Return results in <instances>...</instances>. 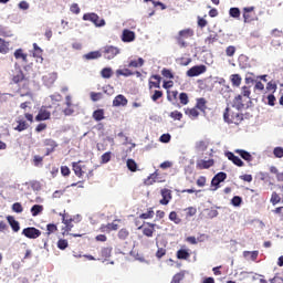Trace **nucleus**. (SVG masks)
I'll return each mask as SVG.
<instances>
[{
    "instance_id": "32",
    "label": "nucleus",
    "mask_w": 283,
    "mask_h": 283,
    "mask_svg": "<svg viewBox=\"0 0 283 283\" xmlns=\"http://www.w3.org/2000/svg\"><path fill=\"white\" fill-rule=\"evenodd\" d=\"M190 258H191V254L189 253V250L180 249L177 251L178 260H189Z\"/></svg>"
},
{
    "instance_id": "36",
    "label": "nucleus",
    "mask_w": 283,
    "mask_h": 283,
    "mask_svg": "<svg viewBox=\"0 0 283 283\" xmlns=\"http://www.w3.org/2000/svg\"><path fill=\"white\" fill-rule=\"evenodd\" d=\"M40 213H43V206L42 205H34L31 208V216H33V218H36V216H40Z\"/></svg>"
},
{
    "instance_id": "38",
    "label": "nucleus",
    "mask_w": 283,
    "mask_h": 283,
    "mask_svg": "<svg viewBox=\"0 0 283 283\" xmlns=\"http://www.w3.org/2000/svg\"><path fill=\"white\" fill-rule=\"evenodd\" d=\"M231 83L234 87H240V85L242 84V77L240 76V74H232Z\"/></svg>"
},
{
    "instance_id": "37",
    "label": "nucleus",
    "mask_w": 283,
    "mask_h": 283,
    "mask_svg": "<svg viewBox=\"0 0 283 283\" xmlns=\"http://www.w3.org/2000/svg\"><path fill=\"white\" fill-rule=\"evenodd\" d=\"M101 76L102 78H112V76H114V71L112 70V67H104L101 71Z\"/></svg>"
},
{
    "instance_id": "12",
    "label": "nucleus",
    "mask_w": 283,
    "mask_h": 283,
    "mask_svg": "<svg viewBox=\"0 0 283 283\" xmlns=\"http://www.w3.org/2000/svg\"><path fill=\"white\" fill-rule=\"evenodd\" d=\"M43 145L46 147L45 156H50L59 147V144L52 138L44 139Z\"/></svg>"
},
{
    "instance_id": "42",
    "label": "nucleus",
    "mask_w": 283,
    "mask_h": 283,
    "mask_svg": "<svg viewBox=\"0 0 283 283\" xmlns=\"http://www.w3.org/2000/svg\"><path fill=\"white\" fill-rule=\"evenodd\" d=\"M112 160V151H106L101 156V165H107Z\"/></svg>"
},
{
    "instance_id": "35",
    "label": "nucleus",
    "mask_w": 283,
    "mask_h": 283,
    "mask_svg": "<svg viewBox=\"0 0 283 283\" xmlns=\"http://www.w3.org/2000/svg\"><path fill=\"white\" fill-rule=\"evenodd\" d=\"M145 65V60L143 57H138L137 60H132L128 63V67H143Z\"/></svg>"
},
{
    "instance_id": "61",
    "label": "nucleus",
    "mask_w": 283,
    "mask_h": 283,
    "mask_svg": "<svg viewBox=\"0 0 283 283\" xmlns=\"http://www.w3.org/2000/svg\"><path fill=\"white\" fill-rule=\"evenodd\" d=\"M163 98V91H155L154 94L151 95V101L156 103V101Z\"/></svg>"
},
{
    "instance_id": "2",
    "label": "nucleus",
    "mask_w": 283,
    "mask_h": 283,
    "mask_svg": "<svg viewBox=\"0 0 283 283\" xmlns=\"http://www.w3.org/2000/svg\"><path fill=\"white\" fill-rule=\"evenodd\" d=\"M196 34V32L193 31V29H184L181 31L178 32V34L176 35V41L178 43V45H180V48H187V40L188 39H192V36Z\"/></svg>"
},
{
    "instance_id": "16",
    "label": "nucleus",
    "mask_w": 283,
    "mask_h": 283,
    "mask_svg": "<svg viewBox=\"0 0 283 283\" xmlns=\"http://www.w3.org/2000/svg\"><path fill=\"white\" fill-rule=\"evenodd\" d=\"M136 40V33L134 31H130L128 29H125L122 34V41L124 43H132V41Z\"/></svg>"
},
{
    "instance_id": "20",
    "label": "nucleus",
    "mask_w": 283,
    "mask_h": 283,
    "mask_svg": "<svg viewBox=\"0 0 283 283\" xmlns=\"http://www.w3.org/2000/svg\"><path fill=\"white\" fill-rule=\"evenodd\" d=\"M234 154H238L247 163H253V155L244 149H234Z\"/></svg>"
},
{
    "instance_id": "15",
    "label": "nucleus",
    "mask_w": 283,
    "mask_h": 283,
    "mask_svg": "<svg viewBox=\"0 0 283 283\" xmlns=\"http://www.w3.org/2000/svg\"><path fill=\"white\" fill-rule=\"evenodd\" d=\"M226 158L233 163L237 167H244V161L240 157L235 156L232 151H226Z\"/></svg>"
},
{
    "instance_id": "52",
    "label": "nucleus",
    "mask_w": 283,
    "mask_h": 283,
    "mask_svg": "<svg viewBox=\"0 0 283 283\" xmlns=\"http://www.w3.org/2000/svg\"><path fill=\"white\" fill-rule=\"evenodd\" d=\"M179 101L181 105H189V95L187 93H180Z\"/></svg>"
},
{
    "instance_id": "22",
    "label": "nucleus",
    "mask_w": 283,
    "mask_h": 283,
    "mask_svg": "<svg viewBox=\"0 0 283 283\" xmlns=\"http://www.w3.org/2000/svg\"><path fill=\"white\" fill-rule=\"evenodd\" d=\"M214 161L213 159H201L199 161H197V169H210V167H213Z\"/></svg>"
},
{
    "instance_id": "18",
    "label": "nucleus",
    "mask_w": 283,
    "mask_h": 283,
    "mask_svg": "<svg viewBox=\"0 0 283 283\" xmlns=\"http://www.w3.org/2000/svg\"><path fill=\"white\" fill-rule=\"evenodd\" d=\"M15 123H18L17 127L13 128L15 132H25V129H28V127H30V124H28V122H25L23 116H19L17 118Z\"/></svg>"
},
{
    "instance_id": "56",
    "label": "nucleus",
    "mask_w": 283,
    "mask_h": 283,
    "mask_svg": "<svg viewBox=\"0 0 283 283\" xmlns=\"http://www.w3.org/2000/svg\"><path fill=\"white\" fill-rule=\"evenodd\" d=\"M241 96H244L245 98H251V88L249 86H243L241 88Z\"/></svg>"
},
{
    "instance_id": "19",
    "label": "nucleus",
    "mask_w": 283,
    "mask_h": 283,
    "mask_svg": "<svg viewBox=\"0 0 283 283\" xmlns=\"http://www.w3.org/2000/svg\"><path fill=\"white\" fill-rule=\"evenodd\" d=\"M127 97L125 95L119 94L113 99V107H125L127 106Z\"/></svg>"
},
{
    "instance_id": "31",
    "label": "nucleus",
    "mask_w": 283,
    "mask_h": 283,
    "mask_svg": "<svg viewBox=\"0 0 283 283\" xmlns=\"http://www.w3.org/2000/svg\"><path fill=\"white\" fill-rule=\"evenodd\" d=\"M101 56H103V53H101V51H92L85 54L84 59H86V61H94L96 59H101Z\"/></svg>"
},
{
    "instance_id": "6",
    "label": "nucleus",
    "mask_w": 283,
    "mask_h": 283,
    "mask_svg": "<svg viewBox=\"0 0 283 283\" xmlns=\"http://www.w3.org/2000/svg\"><path fill=\"white\" fill-rule=\"evenodd\" d=\"M50 107L51 106H42L40 109H39V113L38 115L35 116V120L36 123H41L43 120H50L51 116H52V113L50 112Z\"/></svg>"
},
{
    "instance_id": "34",
    "label": "nucleus",
    "mask_w": 283,
    "mask_h": 283,
    "mask_svg": "<svg viewBox=\"0 0 283 283\" xmlns=\"http://www.w3.org/2000/svg\"><path fill=\"white\" fill-rule=\"evenodd\" d=\"M93 118L94 120H96L97 123L101 122V120H104L105 119V111L99 108V109H96L94 113H93Z\"/></svg>"
},
{
    "instance_id": "49",
    "label": "nucleus",
    "mask_w": 283,
    "mask_h": 283,
    "mask_svg": "<svg viewBox=\"0 0 283 283\" xmlns=\"http://www.w3.org/2000/svg\"><path fill=\"white\" fill-rule=\"evenodd\" d=\"M140 220H149L154 218V209L150 208L147 212H144L139 216Z\"/></svg>"
},
{
    "instance_id": "8",
    "label": "nucleus",
    "mask_w": 283,
    "mask_h": 283,
    "mask_svg": "<svg viewBox=\"0 0 283 283\" xmlns=\"http://www.w3.org/2000/svg\"><path fill=\"white\" fill-rule=\"evenodd\" d=\"M12 83H14L15 85H21V83H23V85H30V80L25 77L23 71L18 70L12 76Z\"/></svg>"
},
{
    "instance_id": "40",
    "label": "nucleus",
    "mask_w": 283,
    "mask_h": 283,
    "mask_svg": "<svg viewBox=\"0 0 283 283\" xmlns=\"http://www.w3.org/2000/svg\"><path fill=\"white\" fill-rule=\"evenodd\" d=\"M250 255V260H252V262H255V260H258V255H260L259 251H244L243 252V256L244 258H249Z\"/></svg>"
},
{
    "instance_id": "24",
    "label": "nucleus",
    "mask_w": 283,
    "mask_h": 283,
    "mask_svg": "<svg viewBox=\"0 0 283 283\" xmlns=\"http://www.w3.org/2000/svg\"><path fill=\"white\" fill-rule=\"evenodd\" d=\"M7 220L12 229V231H14V233H19V231H21V226L19 224V221H17L14 219V217L9 216L7 217Z\"/></svg>"
},
{
    "instance_id": "51",
    "label": "nucleus",
    "mask_w": 283,
    "mask_h": 283,
    "mask_svg": "<svg viewBox=\"0 0 283 283\" xmlns=\"http://www.w3.org/2000/svg\"><path fill=\"white\" fill-rule=\"evenodd\" d=\"M67 247H70V243H67V240L60 239L57 241V249H60L61 251H65V249H67Z\"/></svg>"
},
{
    "instance_id": "57",
    "label": "nucleus",
    "mask_w": 283,
    "mask_h": 283,
    "mask_svg": "<svg viewBox=\"0 0 283 283\" xmlns=\"http://www.w3.org/2000/svg\"><path fill=\"white\" fill-rule=\"evenodd\" d=\"M196 213H198V210L193 207H189L186 209L187 218H193V216H196Z\"/></svg>"
},
{
    "instance_id": "11",
    "label": "nucleus",
    "mask_w": 283,
    "mask_h": 283,
    "mask_svg": "<svg viewBox=\"0 0 283 283\" xmlns=\"http://www.w3.org/2000/svg\"><path fill=\"white\" fill-rule=\"evenodd\" d=\"M81 160L78 161H73L72 165V170L74 171L75 176L77 178H83L85 176V166H81Z\"/></svg>"
},
{
    "instance_id": "39",
    "label": "nucleus",
    "mask_w": 283,
    "mask_h": 283,
    "mask_svg": "<svg viewBox=\"0 0 283 283\" xmlns=\"http://www.w3.org/2000/svg\"><path fill=\"white\" fill-rule=\"evenodd\" d=\"M126 166L129 169V171H133V172L138 171V164H136V160L134 159H127Z\"/></svg>"
},
{
    "instance_id": "29",
    "label": "nucleus",
    "mask_w": 283,
    "mask_h": 283,
    "mask_svg": "<svg viewBox=\"0 0 283 283\" xmlns=\"http://www.w3.org/2000/svg\"><path fill=\"white\" fill-rule=\"evenodd\" d=\"M62 222L65 224L63 228V235H65V233H70V231H72L74 224H72V219H66L65 216H63Z\"/></svg>"
},
{
    "instance_id": "23",
    "label": "nucleus",
    "mask_w": 283,
    "mask_h": 283,
    "mask_svg": "<svg viewBox=\"0 0 283 283\" xmlns=\"http://www.w3.org/2000/svg\"><path fill=\"white\" fill-rule=\"evenodd\" d=\"M14 59L17 61H22V63H28V53L23 52V49H18L13 53Z\"/></svg>"
},
{
    "instance_id": "41",
    "label": "nucleus",
    "mask_w": 283,
    "mask_h": 283,
    "mask_svg": "<svg viewBox=\"0 0 283 283\" xmlns=\"http://www.w3.org/2000/svg\"><path fill=\"white\" fill-rule=\"evenodd\" d=\"M117 238L119 240H127L129 238V230L126 228L120 229L117 233Z\"/></svg>"
},
{
    "instance_id": "46",
    "label": "nucleus",
    "mask_w": 283,
    "mask_h": 283,
    "mask_svg": "<svg viewBox=\"0 0 283 283\" xmlns=\"http://www.w3.org/2000/svg\"><path fill=\"white\" fill-rule=\"evenodd\" d=\"M282 198L280 197V195L277 192H272L271 195V199H270V202L275 206V205H280Z\"/></svg>"
},
{
    "instance_id": "9",
    "label": "nucleus",
    "mask_w": 283,
    "mask_h": 283,
    "mask_svg": "<svg viewBox=\"0 0 283 283\" xmlns=\"http://www.w3.org/2000/svg\"><path fill=\"white\" fill-rule=\"evenodd\" d=\"M207 72V66L205 64L195 65L187 71V76L193 78V76H200V74H205Z\"/></svg>"
},
{
    "instance_id": "13",
    "label": "nucleus",
    "mask_w": 283,
    "mask_h": 283,
    "mask_svg": "<svg viewBox=\"0 0 283 283\" xmlns=\"http://www.w3.org/2000/svg\"><path fill=\"white\" fill-rule=\"evenodd\" d=\"M227 180V172H218L211 180L212 187H216L214 189L220 188V182H224Z\"/></svg>"
},
{
    "instance_id": "48",
    "label": "nucleus",
    "mask_w": 283,
    "mask_h": 283,
    "mask_svg": "<svg viewBox=\"0 0 283 283\" xmlns=\"http://www.w3.org/2000/svg\"><path fill=\"white\" fill-rule=\"evenodd\" d=\"M169 220L171 222H175V224H180V222H182V220L180 218H178V213L176 211H171L169 213Z\"/></svg>"
},
{
    "instance_id": "26",
    "label": "nucleus",
    "mask_w": 283,
    "mask_h": 283,
    "mask_svg": "<svg viewBox=\"0 0 283 283\" xmlns=\"http://www.w3.org/2000/svg\"><path fill=\"white\" fill-rule=\"evenodd\" d=\"M232 107H235V109H244V101L242 99V95H238L232 101Z\"/></svg>"
},
{
    "instance_id": "53",
    "label": "nucleus",
    "mask_w": 283,
    "mask_h": 283,
    "mask_svg": "<svg viewBox=\"0 0 283 283\" xmlns=\"http://www.w3.org/2000/svg\"><path fill=\"white\" fill-rule=\"evenodd\" d=\"M229 14H230V17H232V19H240V9L239 8H230Z\"/></svg>"
},
{
    "instance_id": "64",
    "label": "nucleus",
    "mask_w": 283,
    "mask_h": 283,
    "mask_svg": "<svg viewBox=\"0 0 283 283\" xmlns=\"http://www.w3.org/2000/svg\"><path fill=\"white\" fill-rule=\"evenodd\" d=\"M0 36H3V38L11 36L10 31L4 27L0 25Z\"/></svg>"
},
{
    "instance_id": "45",
    "label": "nucleus",
    "mask_w": 283,
    "mask_h": 283,
    "mask_svg": "<svg viewBox=\"0 0 283 283\" xmlns=\"http://www.w3.org/2000/svg\"><path fill=\"white\" fill-rule=\"evenodd\" d=\"M59 231V227L54 223L46 224V235H52V233H56Z\"/></svg>"
},
{
    "instance_id": "47",
    "label": "nucleus",
    "mask_w": 283,
    "mask_h": 283,
    "mask_svg": "<svg viewBox=\"0 0 283 283\" xmlns=\"http://www.w3.org/2000/svg\"><path fill=\"white\" fill-rule=\"evenodd\" d=\"M134 73L129 69H123L116 71V76H132Z\"/></svg>"
},
{
    "instance_id": "33",
    "label": "nucleus",
    "mask_w": 283,
    "mask_h": 283,
    "mask_svg": "<svg viewBox=\"0 0 283 283\" xmlns=\"http://www.w3.org/2000/svg\"><path fill=\"white\" fill-rule=\"evenodd\" d=\"M10 52V43L0 38V54H8Z\"/></svg>"
},
{
    "instance_id": "43",
    "label": "nucleus",
    "mask_w": 283,
    "mask_h": 283,
    "mask_svg": "<svg viewBox=\"0 0 283 283\" xmlns=\"http://www.w3.org/2000/svg\"><path fill=\"white\" fill-rule=\"evenodd\" d=\"M235 52H238V49L233 45H229L226 48V56H229L232 59V56H235Z\"/></svg>"
},
{
    "instance_id": "50",
    "label": "nucleus",
    "mask_w": 283,
    "mask_h": 283,
    "mask_svg": "<svg viewBox=\"0 0 283 283\" xmlns=\"http://www.w3.org/2000/svg\"><path fill=\"white\" fill-rule=\"evenodd\" d=\"M202 238H205V234H201L198 239H196V237H188L186 238V242H189V244H198V242L203 241Z\"/></svg>"
},
{
    "instance_id": "10",
    "label": "nucleus",
    "mask_w": 283,
    "mask_h": 283,
    "mask_svg": "<svg viewBox=\"0 0 283 283\" xmlns=\"http://www.w3.org/2000/svg\"><path fill=\"white\" fill-rule=\"evenodd\" d=\"M138 229H143V234L146 235V238H154L156 223L147 222L145 226H139Z\"/></svg>"
},
{
    "instance_id": "54",
    "label": "nucleus",
    "mask_w": 283,
    "mask_h": 283,
    "mask_svg": "<svg viewBox=\"0 0 283 283\" xmlns=\"http://www.w3.org/2000/svg\"><path fill=\"white\" fill-rule=\"evenodd\" d=\"M172 120H182V114L179 111H174L169 114Z\"/></svg>"
},
{
    "instance_id": "62",
    "label": "nucleus",
    "mask_w": 283,
    "mask_h": 283,
    "mask_svg": "<svg viewBox=\"0 0 283 283\" xmlns=\"http://www.w3.org/2000/svg\"><path fill=\"white\" fill-rule=\"evenodd\" d=\"M70 11L73 13V14H81V7H78L77 3H73L70 8Z\"/></svg>"
},
{
    "instance_id": "27",
    "label": "nucleus",
    "mask_w": 283,
    "mask_h": 283,
    "mask_svg": "<svg viewBox=\"0 0 283 283\" xmlns=\"http://www.w3.org/2000/svg\"><path fill=\"white\" fill-rule=\"evenodd\" d=\"M195 107L205 114L207 112V99L205 97L197 98Z\"/></svg>"
},
{
    "instance_id": "58",
    "label": "nucleus",
    "mask_w": 283,
    "mask_h": 283,
    "mask_svg": "<svg viewBox=\"0 0 283 283\" xmlns=\"http://www.w3.org/2000/svg\"><path fill=\"white\" fill-rule=\"evenodd\" d=\"M161 75H163L165 78H174V73H172L171 70H169V69H163V70H161Z\"/></svg>"
},
{
    "instance_id": "5",
    "label": "nucleus",
    "mask_w": 283,
    "mask_h": 283,
    "mask_svg": "<svg viewBox=\"0 0 283 283\" xmlns=\"http://www.w3.org/2000/svg\"><path fill=\"white\" fill-rule=\"evenodd\" d=\"M103 54L105 59L112 61V59H115L118 56V54H120V50L116 46L107 45L104 46Z\"/></svg>"
},
{
    "instance_id": "63",
    "label": "nucleus",
    "mask_w": 283,
    "mask_h": 283,
    "mask_svg": "<svg viewBox=\"0 0 283 283\" xmlns=\"http://www.w3.org/2000/svg\"><path fill=\"white\" fill-rule=\"evenodd\" d=\"M103 98V93H91V99L96 103V101H101Z\"/></svg>"
},
{
    "instance_id": "14",
    "label": "nucleus",
    "mask_w": 283,
    "mask_h": 283,
    "mask_svg": "<svg viewBox=\"0 0 283 283\" xmlns=\"http://www.w3.org/2000/svg\"><path fill=\"white\" fill-rule=\"evenodd\" d=\"M65 105L66 107L62 111L64 116H72L74 114V105L72 104V96H65Z\"/></svg>"
},
{
    "instance_id": "28",
    "label": "nucleus",
    "mask_w": 283,
    "mask_h": 283,
    "mask_svg": "<svg viewBox=\"0 0 283 283\" xmlns=\"http://www.w3.org/2000/svg\"><path fill=\"white\" fill-rule=\"evenodd\" d=\"M33 56L34 59H40L41 63H43V49L36 43H33Z\"/></svg>"
},
{
    "instance_id": "25",
    "label": "nucleus",
    "mask_w": 283,
    "mask_h": 283,
    "mask_svg": "<svg viewBox=\"0 0 283 283\" xmlns=\"http://www.w3.org/2000/svg\"><path fill=\"white\" fill-rule=\"evenodd\" d=\"M185 114L186 116L191 118V120H196V118L200 116V112H198V108L196 106L192 108H185Z\"/></svg>"
},
{
    "instance_id": "60",
    "label": "nucleus",
    "mask_w": 283,
    "mask_h": 283,
    "mask_svg": "<svg viewBox=\"0 0 283 283\" xmlns=\"http://www.w3.org/2000/svg\"><path fill=\"white\" fill-rule=\"evenodd\" d=\"M233 207H240L242 205V197L240 196H234L231 200Z\"/></svg>"
},
{
    "instance_id": "17",
    "label": "nucleus",
    "mask_w": 283,
    "mask_h": 283,
    "mask_svg": "<svg viewBox=\"0 0 283 283\" xmlns=\"http://www.w3.org/2000/svg\"><path fill=\"white\" fill-rule=\"evenodd\" d=\"M161 81H163V77H160V75H151L150 80L148 81L149 90H153V87H156V90H160Z\"/></svg>"
},
{
    "instance_id": "21",
    "label": "nucleus",
    "mask_w": 283,
    "mask_h": 283,
    "mask_svg": "<svg viewBox=\"0 0 283 283\" xmlns=\"http://www.w3.org/2000/svg\"><path fill=\"white\" fill-rule=\"evenodd\" d=\"M161 197L163 199H160V203L166 206L169 205V202L171 201V190L164 188L161 189Z\"/></svg>"
},
{
    "instance_id": "7",
    "label": "nucleus",
    "mask_w": 283,
    "mask_h": 283,
    "mask_svg": "<svg viewBox=\"0 0 283 283\" xmlns=\"http://www.w3.org/2000/svg\"><path fill=\"white\" fill-rule=\"evenodd\" d=\"M22 235L29 238V240H36V238H41V230L34 227L24 228L22 230Z\"/></svg>"
},
{
    "instance_id": "30",
    "label": "nucleus",
    "mask_w": 283,
    "mask_h": 283,
    "mask_svg": "<svg viewBox=\"0 0 283 283\" xmlns=\"http://www.w3.org/2000/svg\"><path fill=\"white\" fill-rule=\"evenodd\" d=\"M154 182H158V171H155L154 174L148 176L147 179H145L144 185L149 187V186L154 185Z\"/></svg>"
},
{
    "instance_id": "44",
    "label": "nucleus",
    "mask_w": 283,
    "mask_h": 283,
    "mask_svg": "<svg viewBox=\"0 0 283 283\" xmlns=\"http://www.w3.org/2000/svg\"><path fill=\"white\" fill-rule=\"evenodd\" d=\"M184 280H185V272L181 271V272H179V273H177V274H175V275L172 276V280H171L170 283H180V282L184 281Z\"/></svg>"
},
{
    "instance_id": "3",
    "label": "nucleus",
    "mask_w": 283,
    "mask_h": 283,
    "mask_svg": "<svg viewBox=\"0 0 283 283\" xmlns=\"http://www.w3.org/2000/svg\"><path fill=\"white\" fill-rule=\"evenodd\" d=\"M83 21H91L96 28H103V25H105V20L101 19L96 13H85Z\"/></svg>"
},
{
    "instance_id": "1",
    "label": "nucleus",
    "mask_w": 283,
    "mask_h": 283,
    "mask_svg": "<svg viewBox=\"0 0 283 283\" xmlns=\"http://www.w3.org/2000/svg\"><path fill=\"white\" fill-rule=\"evenodd\" d=\"M223 120L229 125H240L244 120V117L241 113H233L231 108L227 107L223 113Z\"/></svg>"
},
{
    "instance_id": "4",
    "label": "nucleus",
    "mask_w": 283,
    "mask_h": 283,
    "mask_svg": "<svg viewBox=\"0 0 283 283\" xmlns=\"http://www.w3.org/2000/svg\"><path fill=\"white\" fill-rule=\"evenodd\" d=\"M258 17L255 15V7L243 8V21L244 23H251L255 21Z\"/></svg>"
},
{
    "instance_id": "59",
    "label": "nucleus",
    "mask_w": 283,
    "mask_h": 283,
    "mask_svg": "<svg viewBox=\"0 0 283 283\" xmlns=\"http://www.w3.org/2000/svg\"><path fill=\"white\" fill-rule=\"evenodd\" d=\"M273 155L275 158H283V148L282 147H275L273 149Z\"/></svg>"
},
{
    "instance_id": "55",
    "label": "nucleus",
    "mask_w": 283,
    "mask_h": 283,
    "mask_svg": "<svg viewBox=\"0 0 283 283\" xmlns=\"http://www.w3.org/2000/svg\"><path fill=\"white\" fill-rule=\"evenodd\" d=\"M12 211H14V213H23V206L21 205V202L13 203Z\"/></svg>"
}]
</instances>
